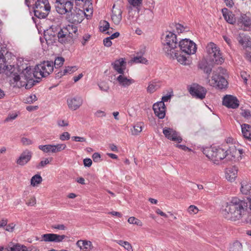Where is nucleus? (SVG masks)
Masks as SVG:
<instances>
[{"label": "nucleus", "mask_w": 251, "mask_h": 251, "mask_svg": "<svg viewBox=\"0 0 251 251\" xmlns=\"http://www.w3.org/2000/svg\"><path fill=\"white\" fill-rule=\"evenodd\" d=\"M247 207L248 202L237 198H233L230 201L223 204L222 213L227 220L236 221L246 214Z\"/></svg>", "instance_id": "nucleus-1"}, {"label": "nucleus", "mask_w": 251, "mask_h": 251, "mask_svg": "<svg viewBox=\"0 0 251 251\" xmlns=\"http://www.w3.org/2000/svg\"><path fill=\"white\" fill-rule=\"evenodd\" d=\"M163 50L167 56L176 55L175 51L178 50V42L176 34L168 31L161 38Z\"/></svg>", "instance_id": "nucleus-2"}, {"label": "nucleus", "mask_w": 251, "mask_h": 251, "mask_svg": "<svg viewBox=\"0 0 251 251\" xmlns=\"http://www.w3.org/2000/svg\"><path fill=\"white\" fill-rule=\"evenodd\" d=\"M207 60L212 64H221L224 61L220 48L214 43H209L206 46Z\"/></svg>", "instance_id": "nucleus-3"}, {"label": "nucleus", "mask_w": 251, "mask_h": 251, "mask_svg": "<svg viewBox=\"0 0 251 251\" xmlns=\"http://www.w3.org/2000/svg\"><path fill=\"white\" fill-rule=\"evenodd\" d=\"M53 71V62L44 61L36 66L33 76L37 78L45 77L49 75Z\"/></svg>", "instance_id": "nucleus-4"}, {"label": "nucleus", "mask_w": 251, "mask_h": 251, "mask_svg": "<svg viewBox=\"0 0 251 251\" xmlns=\"http://www.w3.org/2000/svg\"><path fill=\"white\" fill-rule=\"evenodd\" d=\"M33 9L35 16L39 19H44L49 14L50 6L48 0H37Z\"/></svg>", "instance_id": "nucleus-5"}, {"label": "nucleus", "mask_w": 251, "mask_h": 251, "mask_svg": "<svg viewBox=\"0 0 251 251\" xmlns=\"http://www.w3.org/2000/svg\"><path fill=\"white\" fill-rule=\"evenodd\" d=\"M204 153H206V156L216 164H218L219 161L224 158L226 160L227 151L221 148L209 149L205 151Z\"/></svg>", "instance_id": "nucleus-6"}, {"label": "nucleus", "mask_w": 251, "mask_h": 251, "mask_svg": "<svg viewBox=\"0 0 251 251\" xmlns=\"http://www.w3.org/2000/svg\"><path fill=\"white\" fill-rule=\"evenodd\" d=\"M9 82L11 86L13 87L21 88L25 86L26 89H29L35 85L36 81L33 78L23 80L19 75L13 74L10 77Z\"/></svg>", "instance_id": "nucleus-7"}, {"label": "nucleus", "mask_w": 251, "mask_h": 251, "mask_svg": "<svg viewBox=\"0 0 251 251\" xmlns=\"http://www.w3.org/2000/svg\"><path fill=\"white\" fill-rule=\"evenodd\" d=\"M178 49L181 51L182 53L188 55L195 54L197 49L196 44L188 39H182L179 41L178 44Z\"/></svg>", "instance_id": "nucleus-8"}, {"label": "nucleus", "mask_w": 251, "mask_h": 251, "mask_svg": "<svg viewBox=\"0 0 251 251\" xmlns=\"http://www.w3.org/2000/svg\"><path fill=\"white\" fill-rule=\"evenodd\" d=\"M209 83L210 85L220 89L226 88L228 84L225 77L215 71L213 72L211 79L209 80Z\"/></svg>", "instance_id": "nucleus-9"}, {"label": "nucleus", "mask_w": 251, "mask_h": 251, "mask_svg": "<svg viewBox=\"0 0 251 251\" xmlns=\"http://www.w3.org/2000/svg\"><path fill=\"white\" fill-rule=\"evenodd\" d=\"M72 10L69 13H67V19L70 22L74 24L80 23L82 21L84 15L88 16L83 10L77 8L74 9L73 11Z\"/></svg>", "instance_id": "nucleus-10"}, {"label": "nucleus", "mask_w": 251, "mask_h": 251, "mask_svg": "<svg viewBox=\"0 0 251 251\" xmlns=\"http://www.w3.org/2000/svg\"><path fill=\"white\" fill-rule=\"evenodd\" d=\"M190 94L194 97L202 100L205 97L206 90L198 84H193L189 88Z\"/></svg>", "instance_id": "nucleus-11"}, {"label": "nucleus", "mask_w": 251, "mask_h": 251, "mask_svg": "<svg viewBox=\"0 0 251 251\" xmlns=\"http://www.w3.org/2000/svg\"><path fill=\"white\" fill-rule=\"evenodd\" d=\"M68 31V30L64 27L60 29L59 31L56 33L57 34L58 40L60 43L62 44L71 43L76 38V36L70 35Z\"/></svg>", "instance_id": "nucleus-12"}, {"label": "nucleus", "mask_w": 251, "mask_h": 251, "mask_svg": "<svg viewBox=\"0 0 251 251\" xmlns=\"http://www.w3.org/2000/svg\"><path fill=\"white\" fill-rule=\"evenodd\" d=\"M65 235H58L54 233H47L41 235L42 241L46 242L59 243L66 238Z\"/></svg>", "instance_id": "nucleus-13"}, {"label": "nucleus", "mask_w": 251, "mask_h": 251, "mask_svg": "<svg viewBox=\"0 0 251 251\" xmlns=\"http://www.w3.org/2000/svg\"><path fill=\"white\" fill-rule=\"evenodd\" d=\"M163 133L167 139L178 143L181 142L182 139L178 133L174 129L165 127L163 128Z\"/></svg>", "instance_id": "nucleus-14"}, {"label": "nucleus", "mask_w": 251, "mask_h": 251, "mask_svg": "<svg viewBox=\"0 0 251 251\" xmlns=\"http://www.w3.org/2000/svg\"><path fill=\"white\" fill-rule=\"evenodd\" d=\"M223 104L228 108L235 109L238 107L239 101L234 96L226 95L223 98Z\"/></svg>", "instance_id": "nucleus-15"}, {"label": "nucleus", "mask_w": 251, "mask_h": 251, "mask_svg": "<svg viewBox=\"0 0 251 251\" xmlns=\"http://www.w3.org/2000/svg\"><path fill=\"white\" fill-rule=\"evenodd\" d=\"M155 115L159 119H163L166 115V106L163 101L155 103L152 106Z\"/></svg>", "instance_id": "nucleus-16"}, {"label": "nucleus", "mask_w": 251, "mask_h": 251, "mask_svg": "<svg viewBox=\"0 0 251 251\" xmlns=\"http://www.w3.org/2000/svg\"><path fill=\"white\" fill-rule=\"evenodd\" d=\"M32 156V152L28 150H25L20 154L16 163L20 166H24L31 160Z\"/></svg>", "instance_id": "nucleus-17"}, {"label": "nucleus", "mask_w": 251, "mask_h": 251, "mask_svg": "<svg viewBox=\"0 0 251 251\" xmlns=\"http://www.w3.org/2000/svg\"><path fill=\"white\" fill-rule=\"evenodd\" d=\"M83 103V100L80 97H75L67 100L69 108L73 110L78 109Z\"/></svg>", "instance_id": "nucleus-18"}, {"label": "nucleus", "mask_w": 251, "mask_h": 251, "mask_svg": "<svg viewBox=\"0 0 251 251\" xmlns=\"http://www.w3.org/2000/svg\"><path fill=\"white\" fill-rule=\"evenodd\" d=\"M227 151L226 160H233L238 159L241 157L243 152L241 150H237L235 146L229 147Z\"/></svg>", "instance_id": "nucleus-19"}, {"label": "nucleus", "mask_w": 251, "mask_h": 251, "mask_svg": "<svg viewBox=\"0 0 251 251\" xmlns=\"http://www.w3.org/2000/svg\"><path fill=\"white\" fill-rule=\"evenodd\" d=\"M122 13L121 9L114 4L112 10L111 19L115 24L118 25L120 23L122 19Z\"/></svg>", "instance_id": "nucleus-20"}, {"label": "nucleus", "mask_w": 251, "mask_h": 251, "mask_svg": "<svg viewBox=\"0 0 251 251\" xmlns=\"http://www.w3.org/2000/svg\"><path fill=\"white\" fill-rule=\"evenodd\" d=\"M214 64L209 62L208 60L203 59L199 62L198 66L200 69L209 75L211 73L213 65Z\"/></svg>", "instance_id": "nucleus-21"}, {"label": "nucleus", "mask_w": 251, "mask_h": 251, "mask_svg": "<svg viewBox=\"0 0 251 251\" xmlns=\"http://www.w3.org/2000/svg\"><path fill=\"white\" fill-rule=\"evenodd\" d=\"M125 63V58H121L118 60H115L114 62L111 63L113 69L119 74H123L124 73L123 67Z\"/></svg>", "instance_id": "nucleus-22"}, {"label": "nucleus", "mask_w": 251, "mask_h": 251, "mask_svg": "<svg viewBox=\"0 0 251 251\" xmlns=\"http://www.w3.org/2000/svg\"><path fill=\"white\" fill-rule=\"evenodd\" d=\"M241 192L244 195H248L250 193L251 190V182L248 178H243L240 182Z\"/></svg>", "instance_id": "nucleus-23"}, {"label": "nucleus", "mask_w": 251, "mask_h": 251, "mask_svg": "<svg viewBox=\"0 0 251 251\" xmlns=\"http://www.w3.org/2000/svg\"><path fill=\"white\" fill-rule=\"evenodd\" d=\"M237 172L238 169L236 166H232L227 169L226 173V178L231 182L234 181L237 177Z\"/></svg>", "instance_id": "nucleus-24"}, {"label": "nucleus", "mask_w": 251, "mask_h": 251, "mask_svg": "<svg viewBox=\"0 0 251 251\" xmlns=\"http://www.w3.org/2000/svg\"><path fill=\"white\" fill-rule=\"evenodd\" d=\"M222 13L225 20L229 24H234L236 22L234 15L227 8L223 9Z\"/></svg>", "instance_id": "nucleus-25"}, {"label": "nucleus", "mask_w": 251, "mask_h": 251, "mask_svg": "<svg viewBox=\"0 0 251 251\" xmlns=\"http://www.w3.org/2000/svg\"><path fill=\"white\" fill-rule=\"evenodd\" d=\"M57 32H55L53 31V28L51 26L50 29L47 30L45 31L44 36L46 40L50 41L51 43L52 41H54L56 39V37H57V34H56Z\"/></svg>", "instance_id": "nucleus-26"}, {"label": "nucleus", "mask_w": 251, "mask_h": 251, "mask_svg": "<svg viewBox=\"0 0 251 251\" xmlns=\"http://www.w3.org/2000/svg\"><path fill=\"white\" fill-rule=\"evenodd\" d=\"M241 130L244 137L251 141V126L248 124H243L241 125Z\"/></svg>", "instance_id": "nucleus-27"}, {"label": "nucleus", "mask_w": 251, "mask_h": 251, "mask_svg": "<svg viewBox=\"0 0 251 251\" xmlns=\"http://www.w3.org/2000/svg\"><path fill=\"white\" fill-rule=\"evenodd\" d=\"M5 60V59L4 57L3 53L0 50V73L3 71H6L9 70L10 71L13 69V67L11 65L8 66L6 65Z\"/></svg>", "instance_id": "nucleus-28"}, {"label": "nucleus", "mask_w": 251, "mask_h": 251, "mask_svg": "<svg viewBox=\"0 0 251 251\" xmlns=\"http://www.w3.org/2000/svg\"><path fill=\"white\" fill-rule=\"evenodd\" d=\"M76 245L80 249H82L83 248L86 250H90L93 248L92 242L87 240H79L77 242Z\"/></svg>", "instance_id": "nucleus-29"}, {"label": "nucleus", "mask_w": 251, "mask_h": 251, "mask_svg": "<svg viewBox=\"0 0 251 251\" xmlns=\"http://www.w3.org/2000/svg\"><path fill=\"white\" fill-rule=\"evenodd\" d=\"M34 72L32 71L30 67H26L22 72V74L20 75L21 80H25L32 78Z\"/></svg>", "instance_id": "nucleus-30"}, {"label": "nucleus", "mask_w": 251, "mask_h": 251, "mask_svg": "<svg viewBox=\"0 0 251 251\" xmlns=\"http://www.w3.org/2000/svg\"><path fill=\"white\" fill-rule=\"evenodd\" d=\"M238 24H242L246 27L251 26V19L245 14L241 15L238 20Z\"/></svg>", "instance_id": "nucleus-31"}, {"label": "nucleus", "mask_w": 251, "mask_h": 251, "mask_svg": "<svg viewBox=\"0 0 251 251\" xmlns=\"http://www.w3.org/2000/svg\"><path fill=\"white\" fill-rule=\"evenodd\" d=\"M175 56H168L170 58H173V59L176 58L178 62L181 63V64L186 65L188 64V60L187 57L182 54H179L178 50H177V51H175Z\"/></svg>", "instance_id": "nucleus-32"}, {"label": "nucleus", "mask_w": 251, "mask_h": 251, "mask_svg": "<svg viewBox=\"0 0 251 251\" xmlns=\"http://www.w3.org/2000/svg\"><path fill=\"white\" fill-rule=\"evenodd\" d=\"M4 251H28V250L25 246L17 244L12 247L5 248Z\"/></svg>", "instance_id": "nucleus-33"}, {"label": "nucleus", "mask_w": 251, "mask_h": 251, "mask_svg": "<svg viewBox=\"0 0 251 251\" xmlns=\"http://www.w3.org/2000/svg\"><path fill=\"white\" fill-rule=\"evenodd\" d=\"M144 123L142 122L138 123L135 124L133 128L131 129L132 135H137L140 133L144 127Z\"/></svg>", "instance_id": "nucleus-34"}, {"label": "nucleus", "mask_w": 251, "mask_h": 251, "mask_svg": "<svg viewBox=\"0 0 251 251\" xmlns=\"http://www.w3.org/2000/svg\"><path fill=\"white\" fill-rule=\"evenodd\" d=\"M42 181V178L40 175H35L33 176L30 180V184L32 186H36L40 184Z\"/></svg>", "instance_id": "nucleus-35"}, {"label": "nucleus", "mask_w": 251, "mask_h": 251, "mask_svg": "<svg viewBox=\"0 0 251 251\" xmlns=\"http://www.w3.org/2000/svg\"><path fill=\"white\" fill-rule=\"evenodd\" d=\"M237 39L239 42V44H241L242 46H243L244 47L246 46L248 38L246 36V35L243 33H240L237 37Z\"/></svg>", "instance_id": "nucleus-36"}, {"label": "nucleus", "mask_w": 251, "mask_h": 251, "mask_svg": "<svg viewBox=\"0 0 251 251\" xmlns=\"http://www.w3.org/2000/svg\"><path fill=\"white\" fill-rule=\"evenodd\" d=\"M229 251H243L242 245L238 241L234 242L229 248Z\"/></svg>", "instance_id": "nucleus-37"}, {"label": "nucleus", "mask_w": 251, "mask_h": 251, "mask_svg": "<svg viewBox=\"0 0 251 251\" xmlns=\"http://www.w3.org/2000/svg\"><path fill=\"white\" fill-rule=\"evenodd\" d=\"M159 88V85L155 82H151L147 87V92L149 93H152Z\"/></svg>", "instance_id": "nucleus-38"}, {"label": "nucleus", "mask_w": 251, "mask_h": 251, "mask_svg": "<svg viewBox=\"0 0 251 251\" xmlns=\"http://www.w3.org/2000/svg\"><path fill=\"white\" fill-rule=\"evenodd\" d=\"M148 60L142 56H136L133 57L130 61L128 62V63L132 64V63H140L142 64H146Z\"/></svg>", "instance_id": "nucleus-39"}, {"label": "nucleus", "mask_w": 251, "mask_h": 251, "mask_svg": "<svg viewBox=\"0 0 251 251\" xmlns=\"http://www.w3.org/2000/svg\"><path fill=\"white\" fill-rule=\"evenodd\" d=\"M66 148V145L65 144H58L56 145H52V153H56L61 151L65 150Z\"/></svg>", "instance_id": "nucleus-40"}, {"label": "nucleus", "mask_w": 251, "mask_h": 251, "mask_svg": "<svg viewBox=\"0 0 251 251\" xmlns=\"http://www.w3.org/2000/svg\"><path fill=\"white\" fill-rule=\"evenodd\" d=\"M65 61V59L62 57H57L55 58L54 62H53V67H54L55 69H57L61 67L64 62Z\"/></svg>", "instance_id": "nucleus-41"}, {"label": "nucleus", "mask_w": 251, "mask_h": 251, "mask_svg": "<svg viewBox=\"0 0 251 251\" xmlns=\"http://www.w3.org/2000/svg\"><path fill=\"white\" fill-rule=\"evenodd\" d=\"M38 148L44 152H51L52 153V145H39Z\"/></svg>", "instance_id": "nucleus-42"}, {"label": "nucleus", "mask_w": 251, "mask_h": 251, "mask_svg": "<svg viewBox=\"0 0 251 251\" xmlns=\"http://www.w3.org/2000/svg\"><path fill=\"white\" fill-rule=\"evenodd\" d=\"M64 28L68 30V33H69L70 35L77 36V35H76V33L77 32V28L76 26L68 25L66 27H64Z\"/></svg>", "instance_id": "nucleus-43"}, {"label": "nucleus", "mask_w": 251, "mask_h": 251, "mask_svg": "<svg viewBox=\"0 0 251 251\" xmlns=\"http://www.w3.org/2000/svg\"><path fill=\"white\" fill-rule=\"evenodd\" d=\"M143 0H128L130 5L138 9L142 4Z\"/></svg>", "instance_id": "nucleus-44"}, {"label": "nucleus", "mask_w": 251, "mask_h": 251, "mask_svg": "<svg viewBox=\"0 0 251 251\" xmlns=\"http://www.w3.org/2000/svg\"><path fill=\"white\" fill-rule=\"evenodd\" d=\"M128 222L129 224L136 225L139 226H141L143 225L142 222L140 220L134 217H131L129 218H128Z\"/></svg>", "instance_id": "nucleus-45"}, {"label": "nucleus", "mask_w": 251, "mask_h": 251, "mask_svg": "<svg viewBox=\"0 0 251 251\" xmlns=\"http://www.w3.org/2000/svg\"><path fill=\"white\" fill-rule=\"evenodd\" d=\"M100 30L102 32L106 31L110 27L109 23L106 21H103L102 22H100Z\"/></svg>", "instance_id": "nucleus-46"}, {"label": "nucleus", "mask_w": 251, "mask_h": 251, "mask_svg": "<svg viewBox=\"0 0 251 251\" xmlns=\"http://www.w3.org/2000/svg\"><path fill=\"white\" fill-rule=\"evenodd\" d=\"M240 114L247 120L251 119V112L249 109H242Z\"/></svg>", "instance_id": "nucleus-47"}, {"label": "nucleus", "mask_w": 251, "mask_h": 251, "mask_svg": "<svg viewBox=\"0 0 251 251\" xmlns=\"http://www.w3.org/2000/svg\"><path fill=\"white\" fill-rule=\"evenodd\" d=\"M52 158H50V159L49 158H46L44 160H42L39 164L36 166V168L38 169L42 168L46 165L49 164Z\"/></svg>", "instance_id": "nucleus-48"}, {"label": "nucleus", "mask_w": 251, "mask_h": 251, "mask_svg": "<svg viewBox=\"0 0 251 251\" xmlns=\"http://www.w3.org/2000/svg\"><path fill=\"white\" fill-rule=\"evenodd\" d=\"M124 74V73L123 74H120L119 76L115 78L120 85L123 86H125L126 84V77Z\"/></svg>", "instance_id": "nucleus-49"}, {"label": "nucleus", "mask_w": 251, "mask_h": 251, "mask_svg": "<svg viewBox=\"0 0 251 251\" xmlns=\"http://www.w3.org/2000/svg\"><path fill=\"white\" fill-rule=\"evenodd\" d=\"M77 70L76 66H68L64 69V74H71Z\"/></svg>", "instance_id": "nucleus-50"}, {"label": "nucleus", "mask_w": 251, "mask_h": 251, "mask_svg": "<svg viewBox=\"0 0 251 251\" xmlns=\"http://www.w3.org/2000/svg\"><path fill=\"white\" fill-rule=\"evenodd\" d=\"M145 19L147 21H151L153 18V13L152 11L148 10L145 14Z\"/></svg>", "instance_id": "nucleus-51"}, {"label": "nucleus", "mask_w": 251, "mask_h": 251, "mask_svg": "<svg viewBox=\"0 0 251 251\" xmlns=\"http://www.w3.org/2000/svg\"><path fill=\"white\" fill-rule=\"evenodd\" d=\"M187 211L190 214H195L198 212L199 209L197 206L194 205H191L189 206Z\"/></svg>", "instance_id": "nucleus-52"}, {"label": "nucleus", "mask_w": 251, "mask_h": 251, "mask_svg": "<svg viewBox=\"0 0 251 251\" xmlns=\"http://www.w3.org/2000/svg\"><path fill=\"white\" fill-rule=\"evenodd\" d=\"M37 100V98L35 95H31L26 98L25 102L27 103H32Z\"/></svg>", "instance_id": "nucleus-53"}, {"label": "nucleus", "mask_w": 251, "mask_h": 251, "mask_svg": "<svg viewBox=\"0 0 251 251\" xmlns=\"http://www.w3.org/2000/svg\"><path fill=\"white\" fill-rule=\"evenodd\" d=\"M21 141L24 146H29L33 144V141L31 140L26 137L22 138Z\"/></svg>", "instance_id": "nucleus-54"}, {"label": "nucleus", "mask_w": 251, "mask_h": 251, "mask_svg": "<svg viewBox=\"0 0 251 251\" xmlns=\"http://www.w3.org/2000/svg\"><path fill=\"white\" fill-rule=\"evenodd\" d=\"M59 138L61 141L68 140L70 138V134L68 132H64L60 135Z\"/></svg>", "instance_id": "nucleus-55"}, {"label": "nucleus", "mask_w": 251, "mask_h": 251, "mask_svg": "<svg viewBox=\"0 0 251 251\" xmlns=\"http://www.w3.org/2000/svg\"><path fill=\"white\" fill-rule=\"evenodd\" d=\"M18 115L17 113L9 114L5 120V122H9L16 118Z\"/></svg>", "instance_id": "nucleus-56"}, {"label": "nucleus", "mask_w": 251, "mask_h": 251, "mask_svg": "<svg viewBox=\"0 0 251 251\" xmlns=\"http://www.w3.org/2000/svg\"><path fill=\"white\" fill-rule=\"evenodd\" d=\"M92 158L95 162H99L100 161V155L98 152L94 153L92 155Z\"/></svg>", "instance_id": "nucleus-57"}, {"label": "nucleus", "mask_w": 251, "mask_h": 251, "mask_svg": "<svg viewBox=\"0 0 251 251\" xmlns=\"http://www.w3.org/2000/svg\"><path fill=\"white\" fill-rule=\"evenodd\" d=\"M109 37H108L103 40V44L107 47H109L112 45V42Z\"/></svg>", "instance_id": "nucleus-58"}, {"label": "nucleus", "mask_w": 251, "mask_h": 251, "mask_svg": "<svg viewBox=\"0 0 251 251\" xmlns=\"http://www.w3.org/2000/svg\"><path fill=\"white\" fill-rule=\"evenodd\" d=\"M83 164L85 167H89L92 165V161L90 158H85L83 160Z\"/></svg>", "instance_id": "nucleus-59"}, {"label": "nucleus", "mask_w": 251, "mask_h": 251, "mask_svg": "<svg viewBox=\"0 0 251 251\" xmlns=\"http://www.w3.org/2000/svg\"><path fill=\"white\" fill-rule=\"evenodd\" d=\"M57 124L59 126H66L69 125V123L68 122L62 120H59L57 121Z\"/></svg>", "instance_id": "nucleus-60"}, {"label": "nucleus", "mask_w": 251, "mask_h": 251, "mask_svg": "<svg viewBox=\"0 0 251 251\" xmlns=\"http://www.w3.org/2000/svg\"><path fill=\"white\" fill-rule=\"evenodd\" d=\"M72 139L76 142H85L86 139L82 137L79 136H73L72 137Z\"/></svg>", "instance_id": "nucleus-61"}, {"label": "nucleus", "mask_w": 251, "mask_h": 251, "mask_svg": "<svg viewBox=\"0 0 251 251\" xmlns=\"http://www.w3.org/2000/svg\"><path fill=\"white\" fill-rule=\"evenodd\" d=\"M36 204V199L35 197L31 198L28 202H26V204L28 206H34Z\"/></svg>", "instance_id": "nucleus-62"}, {"label": "nucleus", "mask_w": 251, "mask_h": 251, "mask_svg": "<svg viewBox=\"0 0 251 251\" xmlns=\"http://www.w3.org/2000/svg\"><path fill=\"white\" fill-rule=\"evenodd\" d=\"M52 227L53 228L57 229L59 230H65L66 228L65 226L63 225H55L52 226Z\"/></svg>", "instance_id": "nucleus-63"}, {"label": "nucleus", "mask_w": 251, "mask_h": 251, "mask_svg": "<svg viewBox=\"0 0 251 251\" xmlns=\"http://www.w3.org/2000/svg\"><path fill=\"white\" fill-rule=\"evenodd\" d=\"M176 28L178 32H182L184 30V27L183 26L179 24H177L176 25Z\"/></svg>", "instance_id": "nucleus-64"}]
</instances>
